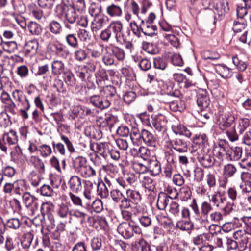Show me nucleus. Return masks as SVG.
I'll return each instance as SVG.
<instances>
[{
	"label": "nucleus",
	"mask_w": 251,
	"mask_h": 251,
	"mask_svg": "<svg viewBox=\"0 0 251 251\" xmlns=\"http://www.w3.org/2000/svg\"><path fill=\"white\" fill-rule=\"evenodd\" d=\"M70 214L71 216L80 219L82 222H84L86 218H89V216L86 213L78 209L71 211L70 212Z\"/></svg>",
	"instance_id": "obj_43"
},
{
	"label": "nucleus",
	"mask_w": 251,
	"mask_h": 251,
	"mask_svg": "<svg viewBox=\"0 0 251 251\" xmlns=\"http://www.w3.org/2000/svg\"><path fill=\"white\" fill-rule=\"evenodd\" d=\"M201 220L205 219L213 210V207L210 202L203 201L201 205Z\"/></svg>",
	"instance_id": "obj_25"
},
{
	"label": "nucleus",
	"mask_w": 251,
	"mask_h": 251,
	"mask_svg": "<svg viewBox=\"0 0 251 251\" xmlns=\"http://www.w3.org/2000/svg\"><path fill=\"white\" fill-rule=\"evenodd\" d=\"M153 65L155 68L163 70L166 68L167 63L165 59L160 57H156L154 58Z\"/></svg>",
	"instance_id": "obj_58"
},
{
	"label": "nucleus",
	"mask_w": 251,
	"mask_h": 251,
	"mask_svg": "<svg viewBox=\"0 0 251 251\" xmlns=\"http://www.w3.org/2000/svg\"><path fill=\"white\" fill-rule=\"evenodd\" d=\"M208 236L209 237L208 241L212 242L216 247L220 248L223 246V240L221 235L215 232L211 234L208 233Z\"/></svg>",
	"instance_id": "obj_34"
},
{
	"label": "nucleus",
	"mask_w": 251,
	"mask_h": 251,
	"mask_svg": "<svg viewBox=\"0 0 251 251\" xmlns=\"http://www.w3.org/2000/svg\"><path fill=\"white\" fill-rule=\"evenodd\" d=\"M232 62L238 69L241 71L245 70L247 67L246 62L240 59L236 55L232 57Z\"/></svg>",
	"instance_id": "obj_47"
},
{
	"label": "nucleus",
	"mask_w": 251,
	"mask_h": 251,
	"mask_svg": "<svg viewBox=\"0 0 251 251\" xmlns=\"http://www.w3.org/2000/svg\"><path fill=\"white\" fill-rule=\"evenodd\" d=\"M123 29V25L120 21H112L108 26L101 32L100 38L105 42H108L113 39L117 42L124 41L125 39L122 32Z\"/></svg>",
	"instance_id": "obj_1"
},
{
	"label": "nucleus",
	"mask_w": 251,
	"mask_h": 251,
	"mask_svg": "<svg viewBox=\"0 0 251 251\" xmlns=\"http://www.w3.org/2000/svg\"><path fill=\"white\" fill-rule=\"evenodd\" d=\"M0 33L2 35L3 39L9 40L11 39L14 36V31L9 27L1 26L0 27Z\"/></svg>",
	"instance_id": "obj_32"
},
{
	"label": "nucleus",
	"mask_w": 251,
	"mask_h": 251,
	"mask_svg": "<svg viewBox=\"0 0 251 251\" xmlns=\"http://www.w3.org/2000/svg\"><path fill=\"white\" fill-rule=\"evenodd\" d=\"M148 168V170L153 176H156L159 174L161 171L160 164L156 160L151 161Z\"/></svg>",
	"instance_id": "obj_33"
},
{
	"label": "nucleus",
	"mask_w": 251,
	"mask_h": 251,
	"mask_svg": "<svg viewBox=\"0 0 251 251\" xmlns=\"http://www.w3.org/2000/svg\"><path fill=\"white\" fill-rule=\"evenodd\" d=\"M65 39L66 43L69 47L73 49H77L78 47L79 41L75 34H67L65 36Z\"/></svg>",
	"instance_id": "obj_28"
},
{
	"label": "nucleus",
	"mask_w": 251,
	"mask_h": 251,
	"mask_svg": "<svg viewBox=\"0 0 251 251\" xmlns=\"http://www.w3.org/2000/svg\"><path fill=\"white\" fill-rule=\"evenodd\" d=\"M236 171V168L234 165L231 164H227L226 165L223 169L224 175L230 177L233 176Z\"/></svg>",
	"instance_id": "obj_42"
},
{
	"label": "nucleus",
	"mask_w": 251,
	"mask_h": 251,
	"mask_svg": "<svg viewBox=\"0 0 251 251\" xmlns=\"http://www.w3.org/2000/svg\"><path fill=\"white\" fill-rule=\"evenodd\" d=\"M106 12L111 17H120L122 15L123 11L121 7L114 3H111L106 8Z\"/></svg>",
	"instance_id": "obj_17"
},
{
	"label": "nucleus",
	"mask_w": 251,
	"mask_h": 251,
	"mask_svg": "<svg viewBox=\"0 0 251 251\" xmlns=\"http://www.w3.org/2000/svg\"><path fill=\"white\" fill-rule=\"evenodd\" d=\"M86 160L85 158L78 157L75 158L74 162V167L79 173L86 166Z\"/></svg>",
	"instance_id": "obj_45"
},
{
	"label": "nucleus",
	"mask_w": 251,
	"mask_h": 251,
	"mask_svg": "<svg viewBox=\"0 0 251 251\" xmlns=\"http://www.w3.org/2000/svg\"><path fill=\"white\" fill-rule=\"evenodd\" d=\"M22 199L23 203L27 207L31 206L36 200V198L28 192H25L23 194Z\"/></svg>",
	"instance_id": "obj_39"
},
{
	"label": "nucleus",
	"mask_w": 251,
	"mask_h": 251,
	"mask_svg": "<svg viewBox=\"0 0 251 251\" xmlns=\"http://www.w3.org/2000/svg\"><path fill=\"white\" fill-rule=\"evenodd\" d=\"M197 159L200 163L205 168L212 166L214 163L213 157L201 149L198 152Z\"/></svg>",
	"instance_id": "obj_7"
},
{
	"label": "nucleus",
	"mask_w": 251,
	"mask_h": 251,
	"mask_svg": "<svg viewBox=\"0 0 251 251\" xmlns=\"http://www.w3.org/2000/svg\"><path fill=\"white\" fill-rule=\"evenodd\" d=\"M152 124L155 129L158 131H164L166 129L167 121L165 116L162 114L152 117Z\"/></svg>",
	"instance_id": "obj_11"
},
{
	"label": "nucleus",
	"mask_w": 251,
	"mask_h": 251,
	"mask_svg": "<svg viewBox=\"0 0 251 251\" xmlns=\"http://www.w3.org/2000/svg\"><path fill=\"white\" fill-rule=\"evenodd\" d=\"M28 164L33 166L40 174L45 172V165L42 160L38 156L31 155L27 159Z\"/></svg>",
	"instance_id": "obj_13"
},
{
	"label": "nucleus",
	"mask_w": 251,
	"mask_h": 251,
	"mask_svg": "<svg viewBox=\"0 0 251 251\" xmlns=\"http://www.w3.org/2000/svg\"><path fill=\"white\" fill-rule=\"evenodd\" d=\"M111 51L113 56H115L118 60H123L125 56L124 50L120 48L113 46L111 48Z\"/></svg>",
	"instance_id": "obj_35"
},
{
	"label": "nucleus",
	"mask_w": 251,
	"mask_h": 251,
	"mask_svg": "<svg viewBox=\"0 0 251 251\" xmlns=\"http://www.w3.org/2000/svg\"><path fill=\"white\" fill-rule=\"evenodd\" d=\"M193 142L196 144L202 145L207 142V138L204 133L196 134L193 138Z\"/></svg>",
	"instance_id": "obj_60"
},
{
	"label": "nucleus",
	"mask_w": 251,
	"mask_h": 251,
	"mask_svg": "<svg viewBox=\"0 0 251 251\" xmlns=\"http://www.w3.org/2000/svg\"><path fill=\"white\" fill-rule=\"evenodd\" d=\"M142 130L141 132L138 128L136 127H132L130 131V139L135 145L138 146L142 144Z\"/></svg>",
	"instance_id": "obj_22"
},
{
	"label": "nucleus",
	"mask_w": 251,
	"mask_h": 251,
	"mask_svg": "<svg viewBox=\"0 0 251 251\" xmlns=\"http://www.w3.org/2000/svg\"><path fill=\"white\" fill-rule=\"evenodd\" d=\"M3 49L7 52H13L17 49V44L15 41H3L2 45Z\"/></svg>",
	"instance_id": "obj_41"
},
{
	"label": "nucleus",
	"mask_w": 251,
	"mask_h": 251,
	"mask_svg": "<svg viewBox=\"0 0 251 251\" xmlns=\"http://www.w3.org/2000/svg\"><path fill=\"white\" fill-rule=\"evenodd\" d=\"M168 211L174 217H178L180 215L179 204L176 201H172L169 205Z\"/></svg>",
	"instance_id": "obj_31"
},
{
	"label": "nucleus",
	"mask_w": 251,
	"mask_h": 251,
	"mask_svg": "<svg viewBox=\"0 0 251 251\" xmlns=\"http://www.w3.org/2000/svg\"><path fill=\"white\" fill-rule=\"evenodd\" d=\"M176 227L181 230L188 231L193 228V224L188 221L181 220L177 222Z\"/></svg>",
	"instance_id": "obj_36"
},
{
	"label": "nucleus",
	"mask_w": 251,
	"mask_h": 251,
	"mask_svg": "<svg viewBox=\"0 0 251 251\" xmlns=\"http://www.w3.org/2000/svg\"><path fill=\"white\" fill-rule=\"evenodd\" d=\"M208 233H203L197 235L193 238L192 242L195 245H201L206 241L209 239Z\"/></svg>",
	"instance_id": "obj_40"
},
{
	"label": "nucleus",
	"mask_w": 251,
	"mask_h": 251,
	"mask_svg": "<svg viewBox=\"0 0 251 251\" xmlns=\"http://www.w3.org/2000/svg\"><path fill=\"white\" fill-rule=\"evenodd\" d=\"M28 8L36 19L40 20L42 18L43 16V11L41 9L36 8L35 4L31 3L28 6Z\"/></svg>",
	"instance_id": "obj_50"
},
{
	"label": "nucleus",
	"mask_w": 251,
	"mask_h": 251,
	"mask_svg": "<svg viewBox=\"0 0 251 251\" xmlns=\"http://www.w3.org/2000/svg\"><path fill=\"white\" fill-rule=\"evenodd\" d=\"M28 179L31 184L34 187L38 186L41 181L40 177L36 172L33 171L29 175Z\"/></svg>",
	"instance_id": "obj_56"
},
{
	"label": "nucleus",
	"mask_w": 251,
	"mask_h": 251,
	"mask_svg": "<svg viewBox=\"0 0 251 251\" xmlns=\"http://www.w3.org/2000/svg\"><path fill=\"white\" fill-rule=\"evenodd\" d=\"M55 0H38L39 6L44 9H51L55 4Z\"/></svg>",
	"instance_id": "obj_52"
},
{
	"label": "nucleus",
	"mask_w": 251,
	"mask_h": 251,
	"mask_svg": "<svg viewBox=\"0 0 251 251\" xmlns=\"http://www.w3.org/2000/svg\"><path fill=\"white\" fill-rule=\"evenodd\" d=\"M56 213L59 217L61 218H66L69 213V207L64 204H60L56 210Z\"/></svg>",
	"instance_id": "obj_53"
},
{
	"label": "nucleus",
	"mask_w": 251,
	"mask_h": 251,
	"mask_svg": "<svg viewBox=\"0 0 251 251\" xmlns=\"http://www.w3.org/2000/svg\"><path fill=\"white\" fill-rule=\"evenodd\" d=\"M87 205L88 206H92L94 210L97 213L101 212L103 209V203L100 199L95 200L92 203L87 202Z\"/></svg>",
	"instance_id": "obj_46"
},
{
	"label": "nucleus",
	"mask_w": 251,
	"mask_h": 251,
	"mask_svg": "<svg viewBox=\"0 0 251 251\" xmlns=\"http://www.w3.org/2000/svg\"><path fill=\"white\" fill-rule=\"evenodd\" d=\"M97 193L101 198H106L109 196V191L105 183L103 182L98 183Z\"/></svg>",
	"instance_id": "obj_38"
},
{
	"label": "nucleus",
	"mask_w": 251,
	"mask_h": 251,
	"mask_svg": "<svg viewBox=\"0 0 251 251\" xmlns=\"http://www.w3.org/2000/svg\"><path fill=\"white\" fill-rule=\"evenodd\" d=\"M39 151L42 156L44 157H48L52 153V150L50 146L47 145H42L39 147Z\"/></svg>",
	"instance_id": "obj_61"
},
{
	"label": "nucleus",
	"mask_w": 251,
	"mask_h": 251,
	"mask_svg": "<svg viewBox=\"0 0 251 251\" xmlns=\"http://www.w3.org/2000/svg\"><path fill=\"white\" fill-rule=\"evenodd\" d=\"M133 169L135 172L141 174H145L148 171V167L139 162H134L133 164Z\"/></svg>",
	"instance_id": "obj_59"
},
{
	"label": "nucleus",
	"mask_w": 251,
	"mask_h": 251,
	"mask_svg": "<svg viewBox=\"0 0 251 251\" xmlns=\"http://www.w3.org/2000/svg\"><path fill=\"white\" fill-rule=\"evenodd\" d=\"M83 177H93L96 175V171L92 167L86 165L79 172Z\"/></svg>",
	"instance_id": "obj_37"
},
{
	"label": "nucleus",
	"mask_w": 251,
	"mask_h": 251,
	"mask_svg": "<svg viewBox=\"0 0 251 251\" xmlns=\"http://www.w3.org/2000/svg\"><path fill=\"white\" fill-rule=\"evenodd\" d=\"M108 22V18L104 15L94 17L90 25V28L93 33H97L102 29Z\"/></svg>",
	"instance_id": "obj_6"
},
{
	"label": "nucleus",
	"mask_w": 251,
	"mask_h": 251,
	"mask_svg": "<svg viewBox=\"0 0 251 251\" xmlns=\"http://www.w3.org/2000/svg\"><path fill=\"white\" fill-rule=\"evenodd\" d=\"M132 230L131 225L127 222L121 223L117 227L118 233L126 239H129L132 236Z\"/></svg>",
	"instance_id": "obj_12"
},
{
	"label": "nucleus",
	"mask_w": 251,
	"mask_h": 251,
	"mask_svg": "<svg viewBox=\"0 0 251 251\" xmlns=\"http://www.w3.org/2000/svg\"><path fill=\"white\" fill-rule=\"evenodd\" d=\"M90 100L93 105L100 109L107 108L110 105V102L108 100L98 95L91 96Z\"/></svg>",
	"instance_id": "obj_10"
},
{
	"label": "nucleus",
	"mask_w": 251,
	"mask_h": 251,
	"mask_svg": "<svg viewBox=\"0 0 251 251\" xmlns=\"http://www.w3.org/2000/svg\"><path fill=\"white\" fill-rule=\"evenodd\" d=\"M101 5L99 2H92L89 8V13L93 17L100 16Z\"/></svg>",
	"instance_id": "obj_30"
},
{
	"label": "nucleus",
	"mask_w": 251,
	"mask_h": 251,
	"mask_svg": "<svg viewBox=\"0 0 251 251\" xmlns=\"http://www.w3.org/2000/svg\"><path fill=\"white\" fill-rule=\"evenodd\" d=\"M242 149L239 147H232L226 151V155L231 161H237L240 159Z\"/></svg>",
	"instance_id": "obj_19"
},
{
	"label": "nucleus",
	"mask_w": 251,
	"mask_h": 251,
	"mask_svg": "<svg viewBox=\"0 0 251 251\" xmlns=\"http://www.w3.org/2000/svg\"><path fill=\"white\" fill-rule=\"evenodd\" d=\"M234 121V115L230 112H226L220 115L218 122L220 128L224 130L230 127Z\"/></svg>",
	"instance_id": "obj_5"
},
{
	"label": "nucleus",
	"mask_w": 251,
	"mask_h": 251,
	"mask_svg": "<svg viewBox=\"0 0 251 251\" xmlns=\"http://www.w3.org/2000/svg\"><path fill=\"white\" fill-rule=\"evenodd\" d=\"M110 196L115 202H118L124 197L123 192L118 188L113 189L110 192Z\"/></svg>",
	"instance_id": "obj_49"
},
{
	"label": "nucleus",
	"mask_w": 251,
	"mask_h": 251,
	"mask_svg": "<svg viewBox=\"0 0 251 251\" xmlns=\"http://www.w3.org/2000/svg\"><path fill=\"white\" fill-rule=\"evenodd\" d=\"M142 135V144L144 143L150 146H156L157 143L156 138L151 132L145 129H143Z\"/></svg>",
	"instance_id": "obj_16"
},
{
	"label": "nucleus",
	"mask_w": 251,
	"mask_h": 251,
	"mask_svg": "<svg viewBox=\"0 0 251 251\" xmlns=\"http://www.w3.org/2000/svg\"><path fill=\"white\" fill-rule=\"evenodd\" d=\"M4 109L5 113H8L11 115H14L16 114V105L13 100H11L4 104Z\"/></svg>",
	"instance_id": "obj_55"
},
{
	"label": "nucleus",
	"mask_w": 251,
	"mask_h": 251,
	"mask_svg": "<svg viewBox=\"0 0 251 251\" xmlns=\"http://www.w3.org/2000/svg\"><path fill=\"white\" fill-rule=\"evenodd\" d=\"M197 102L198 105L201 107L202 110L208 107L210 101L206 91H202L201 92L199 93Z\"/></svg>",
	"instance_id": "obj_18"
},
{
	"label": "nucleus",
	"mask_w": 251,
	"mask_h": 251,
	"mask_svg": "<svg viewBox=\"0 0 251 251\" xmlns=\"http://www.w3.org/2000/svg\"><path fill=\"white\" fill-rule=\"evenodd\" d=\"M140 181L145 188L151 190L152 189V180L149 176L141 175L139 176Z\"/></svg>",
	"instance_id": "obj_51"
},
{
	"label": "nucleus",
	"mask_w": 251,
	"mask_h": 251,
	"mask_svg": "<svg viewBox=\"0 0 251 251\" xmlns=\"http://www.w3.org/2000/svg\"><path fill=\"white\" fill-rule=\"evenodd\" d=\"M69 185L72 191L78 192L82 189L81 179L77 176H72L69 181Z\"/></svg>",
	"instance_id": "obj_21"
},
{
	"label": "nucleus",
	"mask_w": 251,
	"mask_h": 251,
	"mask_svg": "<svg viewBox=\"0 0 251 251\" xmlns=\"http://www.w3.org/2000/svg\"><path fill=\"white\" fill-rule=\"evenodd\" d=\"M39 47V43L36 39L26 42L24 47V52L26 56L32 57L35 55Z\"/></svg>",
	"instance_id": "obj_9"
},
{
	"label": "nucleus",
	"mask_w": 251,
	"mask_h": 251,
	"mask_svg": "<svg viewBox=\"0 0 251 251\" xmlns=\"http://www.w3.org/2000/svg\"><path fill=\"white\" fill-rule=\"evenodd\" d=\"M241 220L245 224L244 230L248 235L251 236V217H243Z\"/></svg>",
	"instance_id": "obj_64"
},
{
	"label": "nucleus",
	"mask_w": 251,
	"mask_h": 251,
	"mask_svg": "<svg viewBox=\"0 0 251 251\" xmlns=\"http://www.w3.org/2000/svg\"><path fill=\"white\" fill-rule=\"evenodd\" d=\"M102 58L103 62L106 65H112L114 63V56L111 52H106Z\"/></svg>",
	"instance_id": "obj_63"
},
{
	"label": "nucleus",
	"mask_w": 251,
	"mask_h": 251,
	"mask_svg": "<svg viewBox=\"0 0 251 251\" xmlns=\"http://www.w3.org/2000/svg\"><path fill=\"white\" fill-rule=\"evenodd\" d=\"M215 70L216 73L223 78H227L232 76V74L231 70L225 65H216Z\"/></svg>",
	"instance_id": "obj_23"
},
{
	"label": "nucleus",
	"mask_w": 251,
	"mask_h": 251,
	"mask_svg": "<svg viewBox=\"0 0 251 251\" xmlns=\"http://www.w3.org/2000/svg\"><path fill=\"white\" fill-rule=\"evenodd\" d=\"M18 142L17 133L13 130L4 133L2 138H0V149L4 153H7L9 147L16 145Z\"/></svg>",
	"instance_id": "obj_3"
},
{
	"label": "nucleus",
	"mask_w": 251,
	"mask_h": 251,
	"mask_svg": "<svg viewBox=\"0 0 251 251\" xmlns=\"http://www.w3.org/2000/svg\"><path fill=\"white\" fill-rule=\"evenodd\" d=\"M226 152L225 149L224 147L219 145L215 147L213 149V154L219 159H222Z\"/></svg>",
	"instance_id": "obj_62"
},
{
	"label": "nucleus",
	"mask_w": 251,
	"mask_h": 251,
	"mask_svg": "<svg viewBox=\"0 0 251 251\" xmlns=\"http://www.w3.org/2000/svg\"><path fill=\"white\" fill-rule=\"evenodd\" d=\"M33 239V236L31 234H26L23 236L21 241V245L23 248L27 249L30 247Z\"/></svg>",
	"instance_id": "obj_54"
},
{
	"label": "nucleus",
	"mask_w": 251,
	"mask_h": 251,
	"mask_svg": "<svg viewBox=\"0 0 251 251\" xmlns=\"http://www.w3.org/2000/svg\"><path fill=\"white\" fill-rule=\"evenodd\" d=\"M172 148L179 152H186L188 150L187 143L183 139L176 138L171 141Z\"/></svg>",
	"instance_id": "obj_15"
},
{
	"label": "nucleus",
	"mask_w": 251,
	"mask_h": 251,
	"mask_svg": "<svg viewBox=\"0 0 251 251\" xmlns=\"http://www.w3.org/2000/svg\"><path fill=\"white\" fill-rule=\"evenodd\" d=\"M126 197L132 203H138L141 199L140 193L136 190L128 189L126 191Z\"/></svg>",
	"instance_id": "obj_26"
},
{
	"label": "nucleus",
	"mask_w": 251,
	"mask_h": 251,
	"mask_svg": "<svg viewBox=\"0 0 251 251\" xmlns=\"http://www.w3.org/2000/svg\"><path fill=\"white\" fill-rule=\"evenodd\" d=\"M11 124L10 117L7 113H0V125L1 127H7Z\"/></svg>",
	"instance_id": "obj_44"
},
{
	"label": "nucleus",
	"mask_w": 251,
	"mask_h": 251,
	"mask_svg": "<svg viewBox=\"0 0 251 251\" xmlns=\"http://www.w3.org/2000/svg\"><path fill=\"white\" fill-rule=\"evenodd\" d=\"M87 57V53L85 50L79 49L74 52V58L78 61L84 60Z\"/></svg>",
	"instance_id": "obj_57"
},
{
	"label": "nucleus",
	"mask_w": 251,
	"mask_h": 251,
	"mask_svg": "<svg viewBox=\"0 0 251 251\" xmlns=\"http://www.w3.org/2000/svg\"><path fill=\"white\" fill-rule=\"evenodd\" d=\"M76 13L74 8H68L65 14V19L70 23L73 24L76 20Z\"/></svg>",
	"instance_id": "obj_48"
},
{
	"label": "nucleus",
	"mask_w": 251,
	"mask_h": 251,
	"mask_svg": "<svg viewBox=\"0 0 251 251\" xmlns=\"http://www.w3.org/2000/svg\"><path fill=\"white\" fill-rule=\"evenodd\" d=\"M27 27L29 31L33 35H39L42 32L41 25L36 22L30 21Z\"/></svg>",
	"instance_id": "obj_29"
},
{
	"label": "nucleus",
	"mask_w": 251,
	"mask_h": 251,
	"mask_svg": "<svg viewBox=\"0 0 251 251\" xmlns=\"http://www.w3.org/2000/svg\"><path fill=\"white\" fill-rule=\"evenodd\" d=\"M47 27L51 33L56 35L60 34L62 31V26L61 24L55 20L50 22Z\"/></svg>",
	"instance_id": "obj_24"
},
{
	"label": "nucleus",
	"mask_w": 251,
	"mask_h": 251,
	"mask_svg": "<svg viewBox=\"0 0 251 251\" xmlns=\"http://www.w3.org/2000/svg\"><path fill=\"white\" fill-rule=\"evenodd\" d=\"M141 21L140 29L145 35L152 36L156 34L157 28L155 25L150 23L144 22L143 19H141Z\"/></svg>",
	"instance_id": "obj_14"
},
{
	"label": "nucleus",
	"mask_w": 251,
	"mask_h": 251,
	"mask_svg": "<svg viewBox=\"0 0 251 251\" xmlns=\"http://www.w3.org/2000/svg\"><path fill=\"white\" fill-rule=\"evenodd\" d=\"M223 213L219 211H212L207 217L202 219L201 222L204 226H208L210 230L212 227H214L223 220Z\"/></svg>",
	"instance_id": "obj_4"
},
{
	"label": "nucleus",
	"mask_w": 251,
	"mask_h": 251,
	"mask_svg": "<svg viewBox=\"0 0 251 251\" xmlns=\"http://www.w3.org/2000/svg\"><path fill=\"white\" fill-rule=\"evenodd\" d=\"M169 201V197L164 193H159L157 201V207L160 210H164Z\"/></svg>",
	"instance_id": "obj_27"
},
{
	"label": "nucleus",
	"mask_w": 251,
	"mask_h": 251,
	"mask_svg": "<svg viewBox=\"0 0 251 251\" xmlns=\"http://www.w3.org/2000/svg\"><path fill=\"white\" fill-rule=\"evenodd\" d=\"M12 96L14 100L19 103L18 104H21L27 110L30 108L29 100L22 90L15 89L12 92Z\"/></svg>",
	"instance_id": "obj_8"
},
{
	"label": "nucleus",
	"mask_w": 251,
	"mask_h": 251,
	"mask_svg": "<svg viewBox=\"0 0 251 251\" xmlns=\"http://www.w3.org/2000/svg\"><path fill=\"white\" fill-rule=\"evenodd\" d=\"M210 202L218 209L221 210L224 215H229L233 210V203L227 202V198L220 191H216L211 195Z\"/></svg>",
	"instance_id": "obj_2"
},
{
	"label": "nucleus",
	"mask_w": 251,
	"mask_h": 251,
	"mask_svg": "<svg viewBox=\"0 0 251 251\" xmlns=\"http://www.w3.org/2000/svg\"><path fill=\"white\" fill-rule=\"evenodd\" d=\"M52 74L55 75H59L65 74L64 63L60 60H54L51 64Z\"/></svg>",
	"instance_id": "obj_20"
}]
</instances>
